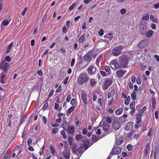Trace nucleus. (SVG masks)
<instances>
[{
    "label": "nucleus",
    "mask_w": 159,
    "mask_h": 159,
    "mask_svg": "<svg viewBox=\"0 0 159 159\" xmlns=\"http://www.w3.org/2000/svg\"><path fill=\"white\" fill-rule=\"evenodd\" d=\"M121 151V148L118 147H113L111 150V153L112 155L120 154Z\"/></svg>",
    "instance_id": "9"
},
{
    "label": "nucleus",
    "mask_w": 159,
    "mask_h": 159,
    "mask_svg": "<svg viewBox=\"0 0 159 159\" xmlns=\"http://www.w3.org/2000/svg\"><path fill=\"white\" fill-rule=\"evenodd\" d=\"M47 18V13L44 15L42 19V22L44 23Z\"/></svg>",
    "instance_id": "55"
},
{
    "label": "nucleus",
    "mask_w": 159,
    "mask_h": 159,
    "mask_svg": "<svg viewBox=\"0 0 159 159\" xmlns=\"http://www.w3.org/2000/svg\"><path fill=\"white\" fill-rule=\"evenodd\" d=\"M156 104V101L155 98L152 99V104L153 108H155Z\"/></svg>",
    "instance_id": "39"
},
{
    "label": "nucleus",
    "mask_w": 159,
    "mask_h": 159,
    "mask_svg": "<svg viewBox=\"0 0 159 159\" xmlns=\"http://www.w3.org/2000/svg\"><path fill=\"white\" fill-rule=\"evenodd\" d=\"M9 66V64L6 62L4 60H3L0 66V69L3 70V72L7 73V69Z\"/></svg>",
    "instance_id": "7"
},
{
    "label": "nucleus",
    "mask_w": 159,
    "mask_h": 159,
    "mask_svg": "<svg viewBox=\"0 0 159 159\" xmlns=\"http://www.w3.org/2000/svg\"><path fill=\"white\" fill-rule=\"evenodd\" d=\"M111 66L112 68L114 67L116 69L118 68L119 67V64L117 63V61L116 60L112 61L111 63Z\"/></svg>",
    "instance_id": "14"
},
{
    "label": "nucleus",
    "mask_w": 159,
    "mask_h": 159,
    "mask_svg": "<svg viewBox=\"0 0 159 159\" xmlns=\"http://www.w3.org/2000/svg\"><path fill=\"white\" fill-rule=\"evenodd\" d=\"M83 136L81 134H77L75 137V139L77 140H79L80 139L82 138Z\"/></svg>",
    "instance_id": "36"
},
{
    "label": "nucleus",
    "mask_w": 159,
    "mask_h": 159,
    "mask_svg": "<svg viewBox=\"0 0 159 159\" xmlns=\"http://www.w3.org/2000/svg\"><path fill=\"white\" fill-rule=\"evenodd\" d=\"M123 139L122 136H119L116 138L115 144L117 146L121 144L123 142Z\"/></svg>",
    "instance_id": "12"
},
{
    "label": "nucleus",
    "mask_w": 159,
    "mask_h": 159,
    "mask_svg": "<svg viewBox=\"0 0 159 159\" xmlns=\"http://www.w3.org/2000/svg\"><path fill=\"white\" fill-rule=\"evenodd\" d=\"M71 150L72 152L74 153H76L77 151V148L76 145L75 143H73L72 144Z\"/></svg>",
    "instance_id": "25"
},
{
    "label": "nucleus",
    "mask_w": 159,
    "mask_h": 159,
    "mask_svg": "<svg viewBox=\"0 0 159 159\" xmlns=\"http://www.w3.org/2000/svg\"><path fill=\"white\" fill-rule=\"evenodd\" d=\"M83 149V148L82 146H80L77 149L78 152L79 153H80L81 152Z\"/></svg>",
    "instance_id": "57"
},
{
    "label": "nucleus",
    "mask_w": 159,
    "mask_h": 159,
    "mask_svg": "<svg viewBox=\"0 0 159 159\" xmlns=\"http://www.w3.org/2000/svg\"><path fill=\"white\" fill-rule=\"evenodd\" d=\"M126 12V10L125 9H122L120 10V12L121 14H124Z\"/></svg>",
    "instance_id": "64"
},
{
    "label": "nucleus",
    "mask_w": 159,
    "mask_h": 159,
    "mask_svg": "<svg viewBox=\"0 0 159 159\" xmlns=\"http://www.w3.org/2000/svg\"><path fill=\"white\" fill-rule=\"evenodd\" d=\"M103 30L102 29H101L98 32V34L100 36H102L103 34Z\"/></svg>",
    "instance_id": "60"
},
{
    "label": "nucleus",
    "mask_w": 159,
    "mask_h": 159,
    "mask_svg": "<svg viewBox=\"0 0 159 159\" xmlns=\"http://www.w3.org/2000/svg\"><path fill=\"white\" fill-rule=\"evenodd\" d=\"M89 77L86 73H82L77 79V82L80 85H82L87 82Z\"/></svg>",
    "instance_id": "1"
},
{
    "label": "nucleus",
    "mask_w": 159,
    "mask_h": 159,
    "mask_svg": "<svg viewBox=\"0 0 159 159\" xmlns=\"http://www.w3.org/2000/svg\"><path fill=\"white\" fill-rule=\"evenodd\" d=\"M68 142L69 144L70 145H72L73 142V138L71 136H69L68 137Z\"/></svg>",
    "instance_id": "37"
},
{
    "label": "nucleus",
    "mask_w": 159,
    "mask_h": 159,
    "mask_svg": "<svg viewBox=\"0 0 159 159\" xmlns=\"http://www.w3.org/2000/svg\"><path fill=\"white\" fill-rule=\"evenodd\" d=\"M104 38H107L110 40H111L113 38L112 34V33H110L108 34V35H105Z\"/></svg>",
    "instance_id": "27"
},
{
    "label": "nucleus",
    "mask_w": 159,
    "mask_h": 159,
    "mask_svg": "<svg viewBox=\"0 0 159 159\" xmlns=\"http://www.w3.org/2000/svg\"><path fill=\"white\" fill-rule=\"evenodd\" d=\"M103 128L104 131H107L109 128L108 125L107 123H104L103 125Z\"/></svg>",
    "instance_id": "26"
},
{
    "label": "nucleus",
    "mask_w": 159,
    "mask_h": 159,
    "mask_svg": "<svg viewBox=\"0 0 159 159\" xmlns=\"http://www.w3.org/2000/svg\"><path fill=\"white\" fill-rule=\"evenodd\" d=\"M32 139L31 138H29L27 140V144L28 146H30L31 143Z\"/></svg>",
    "instance_id": "58"
},
{
    "label": "nucleus",
    "mask_w": 159,
    "mask_h": 159,
    "mask_svg": "<svg viewBox=\"0 0 159 159\" xmlns=\"http://www.w3.org/2000/svg\"><path fill=\"white\" fill-rule=\"evenodd\" d=\"M148 44V39H146L142 40L138 43L137 47L139 48H142L146 47Z\"/></svg>",
    "instance_id": "4"
},
{
    "label": "nucleus",
    "mask_w": 159,
    "mask_h": 159,
    "mask_svg": "<svg viewBox=\"0 0 159 159\" xmlns=\"http://www.w3.org/2000/svg\"><path fill=\"white\" fill-rule=\"evenodd\" d=\"M126 72V71L125 70H119L116 72V76L119 78H121Z\"/></svg>",
    "instance_id": "11"
},
{
    "label": "nucleus",
    "mask_w": 159,
    "mask_h": 159,
    "mask_svg": "<svg viewBox=\"0 0 159 159\" xmlns=\"http://www.w3.org/2000/svg\"><path fill=\"white\" fill-rule=\"evenodd\" d=\"M2 22H3V25L4 26H7L9 24V22L7 20L3 21Z\"/></svg>",
    "instance_id": "62"
},
{
    "label": "nucleus",
    "mask_w": 159,
    "mask_h": 159,
    "mask_svg": "<svg viewBox=\"0 0 159 159\" xmlns=\"http://www.w3.org/2000/svg\"><path fill=\"white\" fill-rule=\"evenodd\" d=\"M136 82L138 84H140L141 83V80L140 79V77H139L136 79Z\"/></svg>",
    "instance_id": "51"
},
{
    "label": "nucleus",
    "mask_w": 159,
    "mask_h": 159,
    "mask_svg": "<svg viewBox=\"0 0 159 159\" xmlns=\"http://www.w3.org/2000/svg\"><path fill=\"white\" fill-rule=\"evenodd\" d=\"M133 132L131 131L127 134V137L128 138H130L132 136Z\"/></svg>",
    "instance_id": "47"
},
{
    "label": "nucleus",
    "mask_w": 159,
    "mask_h": 159,
    "mask_svg": "<svg viewBox=\"0 0 159 159\" xmlns=\"http://www.w3.org/2000/svg\"><path fill=\"white\" fill-rule=\"evenodd\" d=\"M121 124L117 120H115L113 121L112 126L114 129L117 130L121 127Z\"/></svg>",
    "instance_id": "10"
},
{
    "label": "nucleus",
    "mask_w": 159,
    "mask_h": 159,
    "mask_svg": "<svg viewBox=\"0 0 159 159\" xmlns=\"http://www.w3.org/2000/svg\"><path fill=\"white\" fill-rule=\"evenodd\" d=\"M92 141L93 142H96L97 141V140H99V139H101L99 137V138L96 135H93L92 136Z\"/></svg>",
    "instance_id": "32"
},
{
    "label": "nucleus",
    "mask_w": 159,
    "mask_h": 159,
    "mask_svg": "<svg viewBox=\"0 0 159 159\" xmlns=\"http://www.w3.org/2000/svg\"><path fill=\"white\" fill-rule=\"evenodd\" d=\"M106 121L109 123H111V118L109 116H107L106 118Z\"/></svg>",
    "instance_id": "48"
},
{
    "label": "nucleus",
    "mask_w": 159,
    "mask_h": 159,
    "mask_svg": "<svg viewBox=\"0 0 159 159\" xmlns=\"http://www.w3.org/2000/svg\"><path fill=\"white\" fill-rule=\"evenodd\" d=\"M105 70L106 72H108L110 71V68L108 66H106L105 67Z\"/></svg>",
    "instance_id": "49"
},
{
    "label": "nucleus",
    "mask_w": 159,
    "mask_h": 159,
    "mask_svg": "<svg viewBox=\"0 0 159 159\" xmlns=\"http://www.w3.org/2000/svg\"><path fill=\"white\" fill-rule=\"evenodd\" d=\"M13 45V43H11L9 44L7 47V50L6 51V53H8L10 52Z\"/></svg>",
    "instance_id": "30"
},
{
    "label": "nucleus",
    "mask_w": 159,
    "mask_h": 159,
    "mask_svg": "<svg viewBox=\"0 0 159 159\" xmlns=\"http://www.w3.org/2000/svg\"><path fill=\"white\" fill-rule=\"evenodd\" d=\"M62 127L66 131H67L68 130V128L69 126V124L67 123V122L66 121L64 122L62 125Z\"/></svg>",
    "instance_id": "17"
},
{
    "label": "nucleus",
    "mask_w": 159,
    "mask_h": 159,
    "mask_svg": "<svg viewBox=\"0 0 159 159\" xmlns=\"http://www.w3.org/2000/svg\"><path fill=\"white\" fill-rule=\"evenodd\" d=\"M68 128V132L69 133L72 134H73L75 132V129L74 127L72 126H70Z\"/></svg>",
    "instance_id": "23"
},
{
    "label": "nucleus",
    "mask_w": 159,
    "mask_h": 159,
    "mask_svg": "<svg viewBox=\"0 0 159 159\" xmlns=\"http://www.w3.org/2000/svg\"><path fill=\"white\" fill-rule=\"evenodd\" d=\"M63 154L65 159H69L70 157V154L69 151H64Z\"/></svg>",
    "instance_id": "19"
},
{
    "label": "nucleus",
    "mask_w": 159,
    "mask_h": 159,
    "mask_svg": "<svg viewBox=\"0 0 159 159\" xmlns=\"http://www.w3.org/2000/svg\"><path fill=\"white\" fill-rule=\"evenodd\" d=\"M27 7H26L23 11L22 12L21 14L22 15L24 16L26 12L27 11Z\"/></svg>",
    "instance_id": "61"
},
{
    "label": "nucleus",
    "mask_w": 159,
    "mask_h": 159,
    "mask_svg": "<svg viewBox=\"0 0 159 159\" xmlns=\"http://www.w3.org/2000/svg\"><path fill=\"white\" fill-rule=\"evenodd\" d=\"M82 100L85 105L87 103V99L86 94L85 93H83L81 95Z\"/></svg>",
    "instance_id": "18"
},
{
    "label": "nucleus",
    "mask_w": 159,
    "mask_h": 159,
    "mask_svg": "<svg viewBox=\"0 0 159 159\" xmlns=\"http://www.w3.org/2000/svg\"><path fill=\"white\" fill-rule=\"evenodd\" d=\"M120 58L121 59L120 60V66L124 68L128 67L127 64L129 61V56L127 55H124L120 56Z\"/></svg>",
    "instance_id": "2"
},
{
    "label": "nucleus",
    "mask_w": 159,
    "mask_h": 159,
    "mask_svg": "<svg viewBox=\"0 0 159 159\" xmlns=\"http://www.w3.org/2000/svg\"><path fill=\"white\" fill-rule=\"evenodd\" d=\"M25 120V118L24 116V115L22 116L21 118V120L20 122V125H21L23 121H24Z\"/></svg>",
    "instance_id": "63"
},
{
    "label": "nucleus",
    "mask_w": 159,
    "mask_h": 159,
    "mask_svg": "<svg viewBox=\"0 0 159 159\" xmlns=\"http://www.w3.org/2000/svg\"><path fill=\"white\" fill-rule=\"evenodd\" d=\"M50 149L51 150V153L53 155H55V153L56 152L53 146L52 145L50 146Z\"/></svg>",
    "instance_id": "33"
},
{
    "label": "nucleus",
    "mask_w": 159,
    "mask_h": 159,
    "mask_svg": "<svg viewBox=\"0 0 159 159\" xmlns=\"http://www.w3.org/2000/svg\"><path fill=\"white\" fill-rule=\"evenodd\" d=\"M96 82L94 79H90V83L91 86L92 87H93L96 84Z\"/></svg>",
    "instance_id": "29"
},
{
    "label": "nucleus",
    "mask_w": 159,
    "mask_h": 159,
    "mask_svg": "<svg viewBox=\"0 0 159 159\" xmlns=\"http://www.w3.org/2000/svg\"><path fill=\"white\" fill-rule=\"evenodd\" d=\"M146 107L145 106L144 107L140 110H139V112L141 113H143L146 110Z\"/></svg>",
    "instance_id": "52"
},
{
    "label": "nucleus",
    "mask_w": 159,
    "mask_h": 159,
    "mask_svg": "<svg viewBox=\"0 0 159 159\" xmlns=\"http://www.w3.org/2000/svg\"><path fill=\"white\" fill-rule=\"evenodd\" d=\"M141 122L140 123H138V122H136V123L134 125V128L136 129L139 128L140 125V124H141Z\"/></svg>",
    "instance_id": "50"
},
{
    "label": "nucleus",
    "mask_w": 159,
    "mask_h": 159,
    "mask_svg": "<svg viewBox=\"0 0 159 159\" xmlns=\"http://www.w3.org/2000/svg\"><path fill=\"white\" fill-rule=\"evenodd\" d=\"M132 147L133 146L132 145L130 144H129L127 145L126 148L128 149V151H130L131 150Z\"/></svg>",
    "instance_id": "46"
},
{
    "label": "nucleus",
    "mask_w": 159,
    "mask_h": 159,
    "mask_svg": "<svg viewBox=\"0 0 159 159\" xmlns=\"http://www.w3.org/2000/svg\"><path fill=\"white\" fill-rule=\"evenodd\" d=\"M123 109L122 107H120L118 110H117L115 111V113L117 115H120L123 112Z\"/></svg>",
    "instance_id": "31"
},
{
    "label": "nucleus",
    "mask_w": 159,
    "mask_h": 159,
    "mask_svg": "<svg viewBox=\"0 0 159 159\" xmlns=\"http://www.w3.org/2000/svg\"><path fill=\"white\" fill-rule=\"evenodd\" d=\"M61 134L63 136V138L65 139L66 138V134L65 131L64 130H61Z\"/></svg>",
    "instance_id": "41"
},
{
    "label": "nucleus",
    "mask_w": 159,
    "mask_h": 159,
    "mask_svg": "<svg viewBox=\"0 0 159 159\" xmlns=\"http://www.w3.org/2000/svg\"><path fill=\"white\" fill-rule=\"evenodd\" d=\"M123 46L119 45L114 48L112 50V53L115 56H118L121 53V50L124 49Z\"/></svg>",
    "instance_id": "3"
},
{
    "label": "nucleus",
    "mask_w": 159,
    "mask_h": 159,
    "mask_svg": "<svg viewBox=\"0 0 159 159\" xmlns=\"http://www.w3.org/2000/svg\"><path fill=\"white\" fill-rule=\"evenodd\" d=\"M5 60L8 62H10L11 61V57L9 56H6L5 57Z\"/></svg>",
    "instance_id": "59"
},
{
    "label": "nucleus",
    "mask_w": 159,
    "mask_h": 159,
    "mask_svg": "<svg viewBox=\"0 0 159 159\" xmlns=\"http://www.w3.org/2000/svg\"><path fill=\"white\" fill-rule=\"evenodd\" d=\"M115 93V91L114 89H111L110 92L108 93L107 97L109 98L110 97H113Z\"/></svg>",
    "instance_id": "20"
},
{
    "label": "nucleus",
    "mask_w": 159,
    "mask_h": 159,
    "mask_svg": "<svg viewBox=\"0 0 159 159\" xmlns=\"http://www.w3.org/2000/svg\"><path fill=\"white\" fill-rule=\"evenodd\" d=\"M154 33V31L152 30H149L148 31L145 32V35L146 37L148 38H150L153 35Z\"/></svg>",
    "instance_id": "16"
},
{
    "label": "nucleus",
    "mask_w": 159,
    "mask_h": 159,
    "mask_svg": "<svg viewBox=\"0 0 159 159\" xmlns=\"http://www.w3.org/2000/svg\"><path fill=\"white\" fill-rule=\"evenodd\" d=\"M75 106H73L71 107L67 111L66 115L67 116H69L70 114V113L74 110Z\"/></svg>",
    "instance_id": "22"
},
{
    "label": "nucleus",
    "mask_w": 159,
    "mask_h": 159,
    "mask_svg": "<svg viewBox=\"0 0 159 159\" xmlns=\"http://www.w3.org/2000/svg\"><path fill=\"white\" fill-rule=\"evenodd\" d=\"M54 92V91L52 89L51 90L48 96V99H49L52 97L53 94Z\"/></svg>",
    "instance_id": "44"
},
{
    "label": "nucleus",
    "mask_w": 159,
    "mask_h": 159,
    "mask_svg": "<svg viewBox=\"0 0 159 159\" xmlns=\"http://www.w3.org/2000/svg\"><path fill=\"white\" fill-rule=\"evenodd\" d=\"M61 86H59L58 87L57 89L56 92L57 93H59L61 91Z\"/></svg>",
    "instance_id": "53"
},
{
    "label": "nucleus",
    "mask_w": 159,
    "mask_h": 159,
    "mask_svg": "<svg viewBox=\"0 0 159 159\" xmlns=\"http://www.w3.org/2000/svg\"><path fill=\"white\" fill-rule=\"evenodd\" d=\"M117 121L120 122V123L121 124H122L125 122L126 121V119L122 116H121L119 118Z\"/></svg>",
    "instance_id": "28"
},
{
    "label": "nucleus",
    "mask_w": 159,
    "mask_h": 159,
    "mask_svg": "<svg viewBox=\"0 0 159 159\" xmlns=\"http://www.w3.org/2000/svg\"><path fill=\"white\" fill-rule=\"evenodd\" d=\"M88 71L89 72V74L93 75L96 72V68L94 67L93 66H90L88 69Z\"/></svg>",
    "instance_id": "13"
},
{
    "label": "nucleus",
    "mask_w": 159,
    "mask_h": 159,
    "mask_svg": "<svg viewBox=\"0 0 159 159\" xmlns=\"http://www.w3.org/2000/svg\"><path fill=\"white\" fill-rule=\"evenodd\" d=\"M147 31V25L145 24H140L139 27V32L142 35H145Z\"/></svg>",
    "instance_id": "6"
},
{
    "label": "nucleus",
    "mask_w": 159,
    "mask_h": 159,
    "mask_svg": "<svg viewBox=\"0 0 159 159\" xmlns=\"http://www.w3.org/2000/svg\"><path fill=\"white\" fill-rule=\"evenodd\" d=\"M93 53V51L90 50L83 57L84 60L87 62H89L91 60V56Z\"/></svg>",
    "instance_id": "8"
},
{
    "label": "nucleus",
    "mask_w": 159,
    "mask_h": 159,
    "mask_svg": "<svg viewBox=\"0 0 159 159\" xmlns=\"http://www.w3.org/2000/svg\"><path fill=\"white\" fill-rule=\"evenodd\" d=\"M135 102H133L130 103V107L131 109L134 108L135 105Z\"/></svg>",
    "instance_id": "45"
},
{
    "label": "nucleus",
    "mask_w": 159,
    "mask_h": 159,
    "mask_svg": "<svg viewBox=\"0 0 159 159\" xmlns=\"http://www.w3.org/2000/svg\"><path fill=\"white\" fill-rule=\"evenodd\" d=\"M102 55H100L98 57L96 61V63L97 64H99L100 61L102 59Z\"/></svg>",
    "instance_id": "40"
},
{
    "label": "nucleus",
    "mask_w": 159,
    "mask_h": 159,
    "mask_svg": "<svg viewBox=\"0 0 159 159\" xmlns=\"http://www.w3.org/2000/svg\"><path fill=\"white\" fill-rule=\"evenodd\" d=\"M149 19V14H147L143 16L142 17V20H148Z\"/></svg>",
    "instance_id": "34"
},
{
    "label": "nucleus",
    "mask_w": 159,
    "mask_h": 159,
    "mask_svg": "<svg viewBox=\"0 0 159 159\" xmlns=\"http://www.w3.org/2000/svg\"><path fill=\"white\" fill-rule=\"evenodd\" d=\"M112 83V80L107 79L104 81V84L102 86V88L104 90H107Z\"/></svg>",
    "instance_id": "5"
},
{
    "label": "nucleus",
    "mask_w": 159,
    "mask_h": 159,
    "mask_svg": "<svg viewBox=\"0 0 159 159\" xmlns=\"http://www.w3.org/2000/svg\"><path fill=\"white\" fill-rule=\"evenodd\" d=\"M131 97L132 99L134 101L136 99V93L134 92H133L131 94Z\"/></svg>",
    "instance_id": "35"
},
{
    "label": "nucleus",
    "mask_w": 159,
    "mask_h": 159,
    "mask_svg": "<svg viewBox=\"0 0 159 159\" xmlns=\"http://www.w3.org/2000/svg\"><path fill=\"white\" fill-rule=\"evenodd\" d=\"M58 128H53L52 130V133L53 134H55L58 132Z\"/></svg>",
    "instance_id": "42"
},
{
    "label": "nucleus",
    "mask_w": 159,
    "mask_h": 159,
    "mask_svg": "<svg viewBox=\"0 0 159 159\" xmlns=\"http://www.w3.org/2000/svg\"><path fill=\"white\" fill-rule=\"evenodd\" d=\"M133 126V124L131 122H129L126 125L125 129L127 131L130 130L132 129Z\"/></svg>",
    "instance_id": "15"
},
{
    "label": "nucleus",
    "mask_w": 159,
    "mask_h": 159,
    "mask_svg": "<svg viewBox=\"0 0 159 159\" xmlns=\"http://www.w3.org/2000/svg\"><path fill=\"white\" fill-rule=\"evenodd\" d=\"M1 74L2 75L1 77L0 82L2 84H4L5 83V73L4 72H2Z\"/></svg>",
    "instance_id": "21"
},
{
    "label": "nucleus",
    "mask_w": 159,
    "mask_h": 159,
    "mask_svg": "<svg viewBox=\"0 0 159 159\" xmlns=\"http://www.w3.org/2000/svg\"><path fill=\"white\" fill-rule=\"evenodd\" d=\"M85 39V37L84 34H83L81 37H80L79 39V41L80 43L83 42L84 40Z\"/></svg>",
    "instance_id": "38"
},
{
    "label": "nucleus",
    "mask_w": 159,
    "mask_h": 159,
    "mask_svg": "<svg viewBox=\"0 0 159 159\" xmlns=\"http://www.w3.org/2000/svg\"><path fill=\"white\" fill-rule=\"evenodd\" d=\"M76 4L75 3H74L72 4L69 7V10H72L76 6Z\"/></svg>",
    "instance_id": "43"
},
{
    "label": "nucleus",
    "mask_w": 159,
    "mask_h": 159,
    "mask_svg": "<svg viewBox=\"0 0 159 159\" xmlns=\"http://www.w3.org/2000/svg\"><path fill=\"white\" fill-rule=\"evenodd\" d=\"M148 150H149V149H148L145 148V149L144 150V156H145L146 157L147 156L148 153Z\"/></svg>",
    "instance_id": "56"
},
{
    "label": "nucleus",
    "mask_w": 159,
    "mask_h": 159,
    "mask_svg": "<svg viewBox=\"0 0 159 159\" xmlns=\"http://www.w3.org/2000/svg\"><path fill=\"white\" fill-rule=\"evenodd\" d=\"M67 30L66 27L65 26H64L62 28V32L63 33L66 34L67 32Z\"/></svg>",
    "instance_id": "54"
},
{
    "label": "nucleus",
    "mask_w": 159,
    "mask_h": 159,
    "mask_svg": "<svg viewBox=\"0 0 159 159\" xmlns=\"http://www.w3.org/2000/svg\"><path fill=\"white\" fill-rule=\"evenodd\" d=\"M89 144V140H86L84 141L83 144L84 149L86 150L88 148Z\"/></svg>",
    "instance_id": "24"
}]
</instances>
